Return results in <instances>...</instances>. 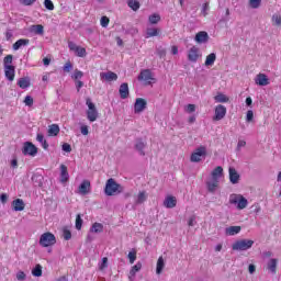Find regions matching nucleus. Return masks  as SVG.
Wrapping results in <instances>:
<instances>
[{
	"label": "nucleus",
	"mask_w": 281,
	"mask_h": 281,
	"mask_svg": "<svg viewBox=\"0 0 281 281\" xmlns=\"http://www.w3.org/2000/svg\"><path fill=\"white\" fill-rule=\"evenodd\" d=\"M22 155L36 157L38 155V147H36V145H34L32 142H25L23 144Z\"/></svg>",
	"instance_id": "0eeeda50"
},
{
	"label": "nucleus",
	"mask_w": 281,
	"mask_h": 281,
	"mask_svg": "<svg viewBox=\"0 0 281 281\" xmlns=\"http://www.w3.org/2000/svg\"><path fill=\"white\" fill-rule=\"evenodd\" d=\"M104 192L106 196H114V194H122V192H124V188L122 184L116 183L115 179L110 178L105 182Z\"/></svg>",
	"instance_id": "f257e3e1"
},
{
	"label": "nucleus",
	"mask_w": 281,
	"mask_h": 281,
	"mask_svg": "<svg viewBox=\"0 0 281 281\" xmlns=\"http://www.w3.org/2000/svg\"><path fill=\"white\" fill-rule=\"evenodd\" d=\"M194 111H196V105L195 104L190 103L186 106V112L187 113H194Z\"/></svg>",
	"instance_id": "864d4df0"
},
{
	"label": "nucleus",
	"mask_w": 281,
	"mask_h": 281,
	"mask_svg": "<svg viewBox=\"0 0 281 281\" xmlns=\"http://www.w3.org/2000/svg\"><path fill=\"white\" fill-rule=\"evenodd\" d=\"M227 115V108L223 104H218L215 106L213 122H221Z\"/></svg>",
	"instance_id": "6e6552de"
},
{
	"label": "nucleus",
	"mask_w": 281,
	"mask_h": 281,
	"mask_svg": "<svg viewBox=\"0 0 281 281\" xmlns=\"http://www.w3.org/2000/svg\"><path fill=\"white\" fill-rule=\"evenodd\" d=\"M12 60H14V56H13V55H7V56L3 58V67H4V68L14 67V66L12 65Z\"/></svg>",
	"instance_id": "e433bc0d"
},
{
	"label": "nucleus",
	"mask_w": 281,
	"mask_h": 281,
	"mask_svg": "<svg viewBox=\"0 0 281 281\" xmlns=\"http://www.w3.org/2000/svg\"><path fill=\"white\" fill-rule=\"evenodd\" d=\"M145 148H146V142L142 138H137L135 144V149L138 150L139 155H142L143 157L144 155H146V153L144 151Z\"/></svg>",
	"instance_id": "4be33fe9"
},
{
	"label": "nucleus",
	"mask_w": 281,
	"mask_h": 281,
	"mask_svg": "<svg viewBox=\"0 0 281 281\" xmlns=\"http://www.w3.org/2000/svg\"><path fill=\"white\" fill-rule=\"evenodd\" d=\"M267 269L270 273L277 274L278 273V259H270L267 263Z\"/></svg>",
	"instance_id": "412c9836"
},
{
	"label": "nucleus",
	"mask_w": 281,
	"mask_h": 281,
	"mask_svg": "<svg viewBox=\"0 0 281 281\" xmlns=\"http://www.w3.org/2000/svg\"><path fill=\"white\" fill-rule=\"evenodd\" d=\"M91 232H93L94 234H102V232H104V225L100 223H94L92 225Z\"/></svg>",
	"instance_id": "4c0bfd02"
},
{
	"label": "nucleus",
	"mask_w": 281,
	"mask_h": 281,
	"mask_svg": "<svg viewBox=\"0 0 281 281\" xmlns=\"http://www.w3.org/2000/svg\"><path fill=\"white\" fill-rule=\"evenodd\" d=\"M82 76H85V72L79 69H75L74 74L71 75V79L78 81L81 80Z\"/></svg>",
	"instance_id": "37998d69"
},
{
	"label": "nucleus",
	"mask_w": 281,
	"mask_h": 281,
	"mask_svg": "<svg viewBox=\"0 0 281 281\" xmlns=\"http://www.w3.org/2000/svg\"><path fill=\"white\" fill-rule=\"evenodd\" d=\"M59 170H60V181H61V183H67V181H69V171L67 169V166L66 165H60Z\"/></svg>",
	"instance_id": "aec40b11"
},
{
	"label": "nucleus",
	"mask_w": 281,
	"mask_h": 281,
	"mask_svg": "<svg viewBox=\"0 0 281 281\" xmlns=\"http://www.w3.org/2000/svg\"><path fill=\"white\" fill-rule=\"evenodd\" d=\"M255 82L256 85H259V87H267L270 83L269 77H267L265 74L257 75Z\"/></svg>",
	"instance_id": "4468645a"
},
{
	"label": "nucleus",
	"mask_w": 281,
	"mask_h": 281,
	"mask_svg": "<svg viewBox=\"0 0 281 281\" xmlns=\"http://www.w3.org/2000/svg\"><path fill=\"white\" fill-rule=\"evenodd\" d=\"M148 199L146 191H139L137 194L136 205H142Z\"/></svg>",
	"instance_id": "2f4dec72"
},
{
	"label": "nucleus",
	"mask_w": 281,
	"mask_h": 281,
	"mask_svg": "<svg viewBox=\"0 0 281 281\" xmlns=\"http://www.w3.org/2000/svg\"><path fill=\"white\" fill-rule=\"evenodd\" d=\"M100 23L102 27H109V23H111V20L106 15H103Z\"/></svg>",
	"instance_id": "09e8293b"
},
{
	"label": "nucleus",
	"mask_w": 281,
	"mask_h": 281,
	"mask_svg": "<svg viewBox=\"0 0 281 281\" xmlns=\"http://www.w3.org/2000/svg\"><path fill=\"white\" fill-rule=\"evenodd\" d=\"M233 251H247L254 247L252 239H239L233 244Z\"/></svg>",
	"instance_id": "39448f33"
},
{
	"label": "nucleus",
	"mask_w": 281,
	"mask_h": 281,
	"mask_svg": "<svg viewBox=\"0 0 281 281\" xmlns=\"http://www.w3.org/2000/svg\"><path fill=\"white\" fill-rule=\"evenodd\" d=\"M231 205H237V210H245L249 202L241 194H231L229 195Z\"/></svg>",
	"instance_id": "7ed1b4c3"
},
{
	"label": "nucleus",
	"mask_w": 281,
	"mask_h": 281,
	"mask_svg": "<svg viewBox=\"0 0 281 281\" xmlns=\"http://www.w3.org/2000/svg\"><path fill=\"white\" fill-rule=\"evenodd\" d=\"M138 271H142V262H137L135 266L132 267V269L130 270V276L132 278H135Z\"/></svg>",
	"instance_id": "58836bf2"
},
{
	"label": "nucleus",
	"mask_w": 281,
	"mask_h": 281,
	"mask_svg": "<svg viewBox=\"0 0 281 281\" xmlns=\"http://www.w3.org/2000/svg\"><path fill=\"white\" fill-rule=\"evenodd\" d=\"M75 53L79 58H85L87 56V48L79 46Z\"/></svg>",
	"instance_id": "c03bdc74"
},
{
	"label": "nucleus",
	"mask_w": 281,
	"mask_h": 281,
	"mask_svg": "<svg viewBox=\"0 0 281 281\" xmlns=\"http://www.w3.org/2000/svg\"><path fill=\"white\" fill-rule=\"evenodd\" d=\"M25 106H33L34 105V98L32 95H26L24 99Z\"/></svg>",
	"instance_id": "8fccbe9b"
},
{
	"label": "nucleus",
	"mask_w": 281,
	"mask_h": 281,
	"mask_svg": "<svg viewBox=\"0 0 281 281\" xmlns=\"http://www.w3.org/2000/svg\"><path fill=\"white\" fill-rule=\"evenodd\" d=\"M215 102H220V103H226L229 102V98L227 95H225L224 93L218 92L215 97H214Z\"/></svg>",
	"instance_id": "c9c22d12"
},
{
	"label": "nucleus",
	"mask_w": 281,
	"mask_h": 281,
	"mask_svg": "<svg viewBox=\"0 0 281 281\" xmlns=\"http://www.w3.org/2000/svg\"><path fill=\"white\" fill-rule=\"evenodd\" d=\"M61 150H64V153H71V145H69L68 143H64L61 145Z\"/></svg>",
	"instance_id": "4d7b16f0"
},
{
	"label": "nucleus",
	"mask_w": 281,
	"mask_h": 281,
	"mask_svg": "<svg viewBox=\"0 0 281 281\" xmlns=\"http://www.w3.org/2000/svg\"><path fill=\"white\" fill-rule=\"evenodd\" d=\"M240 226H231L225 229L226 236H236V234H240Z\"/></svg>",
	"instance_id": "bb28decb"
},
{
	"label": "nucleus",
	"mask_w": 281,
	"mask_h": 281,
	"mask_svg": "<svg viewBox=\"0 0 281 281\" xmlns=\"http://www.w3.org/2000/svg\"><path fill=\"white\" fill-rule=\"evenodd\" d=\"M80 131H81V135H89V126L82 125Z\"/></svg>",
	"instance_id": "0e129e2a"
},
{
	"label": "nucleus",
	"mask_w": 281,
	"mask_h": 281,
	"mask_svg": "<svg viewBox=\"0 0 281 281\" xmlns=\"http://www.w3.org/2000/svg\"><path fill=\"white\" fill-rule=\"evenodd\" d=\"M33 32L34 34H40L42 36V34H45V27L42 24H36L33 25Z\"/></svg>",
	"instance_id": "79ce46f5"
},
{
	"label": "nucleus",
	"mask_w": 281,
	"mask_h": 281,
	"mask_svg": "<svg viewBox=\"0 0 281 281\" xmlns=\"http://www.w3.org/2000/svg\"><path fill=\"white\" fill-rule=\"evenodd\" d=\"M195 41L200 44L207 43V41H210V35L205 31H200L195 34Z\"/></svg>",
	"instance_id": "6ab92c4d"
},
{
	"label": "nucleus",
	"mask_w": 281,
	"mask_h": 281,
	"mask_svg": "<svg viewBox=\"0 0 281 281\" xmlns=\"http://www.w3.org/2000/svg\"><path fill=\"white\" fill-rule=\"evenodd\" d=\"M246 121L247 122H252L254 121V111H251V110L247 111Z\"/></svg>",
	"instance_id": "13d9d810"
},
{
	"label": "nucleus",
	"mask_w": 281,
	"mask_h": 281,
	"mask_svg": "<svg viewBox=\"0 0 281 281\" xmlns=\"http://www.w3.org/2000/svg\"><path fill=\"white\" fill-rule=\"evenodd\" d=\"M78 192L82 196H87V194H89V192H91V181L83 180L78 188Z\"/></svg>",
	"instance_id": "9b49d317"
},
{
	"label": "nucleus",
	"mask_w": 281,
	"mask_h": 281,
	"mask_svg": "<svg viewBox=\"0 0 281 281\" xmlns=\"http://www.w3.org/2000/svg\"><path fill=\"white\" fill-rule=\"evenodd\" d=\"M75 82H76L77 91H80V89H82L85 87V82H82L80 80H77Z\"/></svg>",
	"instance_id": "338daca9"
},
{
	"label": "nucleus",
	"mask_w": 281,
	"mask_h": 281,
	"mask_svg": "<svg viewBox=\"0 0 281 281\" xmlns=\"http://www.w3.org/2000/svg\"><path fill=\"white\" fill-rule=\"evenodd\" d=\"M27 45H30L29 38H20L13 44V49H14V52H19L20 47H25Z\"/></svg>",
	"instance_id": "b1692460"
},
{
	"label": "nucleus",
	"mask_w": 281,
	"mask_h": 281,
	"mask_svg": "<svg viewBox=\"0 0 281 281\" xmlns=\"http://www.w3.org/2000/svg\"><path fill=\"white\" fill-rule=\"evenodd\" d=\"M206 188L209 192H216V188H218V180H211L206 182Z\"/></svg>",
	"instance_id": "7c9ffc66"
},
{
	"label": "nucleus",
	"mask_w": 281,
	"mask_h": 281,
	"mask_svg": "<svg viewBox=\"0 0 281 281\" xmlns=\"http://www.w3.org/2000/svg\"><path fill=\"white\" fill-rule=\"evenodd\" d=\"M63 236H64V239L71 240V231L64 229Z\"/></svg>",
	"instance_id": "6e6d98bb"
},
{
	"label": "nucleus",
	"mask_w": 281,
	"mask_h": 281,
	"mask_svg": "<svg viewBox=\"0 0 281 281\" xmlns=\"http://www.w3.org/2000/svg\"><path fill=\"white\" fill-rule=\"evenodd\" d=\"M206 155L207 148H205V146H200L191 154L190 161H192V164H199V161H202L203 157H206Z\"/></svg>",
	"instance_id": "423d86ee"
},
{
	"label": "nucleus",
	"mask_w": 281,
	"mask_h": 281,
	"mask_svg": "<svg viewBox=\"0 0 281 281\" xmlns=\"http://www.w3.org/2000/svg\"><path fill=\"white\" fill-rule=\"evenodd\" d=\"M109 262V258L104 257L102 259L101 269H106Z\"/></svg>",
	"instance_id": "774afa93"
},
{
	"label": "nucleus",
	"mask_w": 281,
	"mask_h": 281,
	"mask_svg": "<svg viewBox=\"0 0 281 281\" xmlns=\"http://www.w3.org/2000/svg\"><path fill=\"white\" fill-rule=\"evenodd\" d=\"M16 280H20V281L25 280V272L19 271V272L16 273Z\"/></svg>",
	"instance_id": "e2e57ef3"
},
{
	"label": "nucleus",
	"mask_w": 281,
	"mask_h": 281,
	"mask_svg": "<svg viewBox=\"0 0 281 281\" xmlns=\"http://www.w3.org/2000/svg\"><path fill=\"white\" fill-rule=\"evenodd\" d=\"M119 93L122 100H126L128 98V83L124 82L120 86Z\"/></svg>",
	"instance_id": "393cba45"
},
{
	"label": "nucleus",
	"mask_w": 281,
	"mask_h": 281,
	"mask_svg": "<svg viewBox=\"0 0 281 281\" xmlns=\"http://www.w3.org/2000/svg\"><path fill=\"white\" fill-rule=\"evenodd\" d=\"M164 206L167 207V210L177 207V198L175 195H167L164 200Z\"/></svg>",
	"instance_id": "f8f14e48"
},
{
	"label": "nucleus",
	"mask_w": 281,
	"mask_h": 281,
	"mask_svg": "<svg viewBox=\"0 0 281 281\" xmlns=\"http://www.w3.org/2000/svg\"><path fill=\"white\" fill-rule=\"evenodd\" d=\"M159 21H161V15H159L157 13L149 15V23L151 25H157V23H159Z\"/></svg>",
	"instance_id": "a19ab883"
},
{
	"label": "nucleus",
	"mask_w": 281,
	"mask_h": 281,
	"mask_svg": "<svg viewBox=\"0 0 281 281\" xmlns=\"http://www.w3.org/2000/svg\"><path fill=\"white\" fill-rule=\"evenodd\" d=\"M32 276H34V278H41V276H43V266H41V263H37L33 268Z\"/></svg>",
	"instance_id": "f704fd0d"
},
{
	"label": "nucleus",
	"mask_w": 281,
	"mask_h": 281,
	"mask_svg": "<svg viewBox=\"0 0 281 281\" xmlns=\"http://www.w3.org/2000/svg\"><path fill=\"white\" fill-rule=\"evenodd\" d=\"M272 23H273V25H281V15L280 14H273L272 15Z\"/></svg>",
	"instance_id": "603ef678"
},
{
	"label": "nucleus",
	"mask_w": 281,
	"mask_h": 281,
	"mask_svg": "<svg viewBox=\"0 0 281 281\" xmlns=\"http://www.w3.org/2000/svg\"><path fill=\"white\" fill-rule=\"evenodd\" d=\"M223 175V167L217 166L211 173V177L213 180L218 181L221 179V176Z\"/></svg>",
	"instance_id": "cd10ccee"
},
{
	"label": "nucleus",
	"mask_w": 281,
	"mask_h": 281,
	"mask_svg": "<svg viewBox=\"0 0 281 281\" xmlns=\"http://www.w3.org/2000/svg\"><path fill=\"white\" fill-rule=\"evenodd\" d=\"M161 30L157 27H147L145 33V38H153L155 36H160Z\"/></svg>",
	"instance_id": "a211bd4d"
},
{
	"label": "nucleus",
	"mask_w": 281,
	"mask_h": 281,
	"mask_svg": "<svg viewBox=\"0 0 281 281\" xmlns=\"http://www.w3.org/2000/svg\"><path fill=\"white\" fill-rule=\"evenodd\" d=\"M36 142L42 144V148H44V150H47V148H49V144H47V139H45V135L37 134L36 135Z\"/></svg>",
	"instance_id": "c756f323"
},
{
	"label": "nucleus",
	"mask_w": 281,
	"mask_h": 281,
	"mask_svg": "<svg viewBox=\"0 0 281 281\" xmlns=\"http://www.w3.org/2000/svg\"><path fill=\"white\" fill-rule=\"evenodd\" d=\"M40 245L41 247H54L56 245V235L49 232L43 233L40 237Z\"/></svg>",
	"instance_id": "20e7f679"
},
{
	"label": "nucleus",
	"mask_w": 281,
	"mask_h": 281,
	"mask_svg": "<svg viewBox=\"0 0 281 281\" xmlns=\"http://www.w3.org/2000/svg\"><path fill=\"white\" fill-rule=\"evenodd\" d=\"M260 3H262V0H249V5L254 10H257V8H260Z\"/></svg>",
	"instance_id": "de8ad7c7"
},
{
	"label": "nucleus",
	"mask_w": 281,
	"mask_h": 281,
	"mask_svg": "<svg viewBox=\"0 0 281 281\" xmlns=\"http://www.w3.org/2000/svg\"><path fill=\"white\" fill-rule=\"evenodd\" d=\"M68 47H69L70 52H76L79 46L76 45V43H74V42H68Z\"/></svg>",
	"instance_id": "052dcab7"
},
{
	"label": "nucleus",
	"mask_w": 281,
	"mask_h": 281,
	"mask_svg": "<svg viewBox=\"0 0 281 281\" xmlns=\"http://www.w3.org/2000/svg\"><path fill=\"white\" fill-rule=\"evenodd\" d=\"M194 223H196V216H191L188 221L189 227H194Z\"/></svg>",
	"instance_id": "680f3d73"
},
{
	"label": "nucleus",
	"mask_w": 281,
	"mask_h": 281,
	"mask_svg": "<svg viewBox=\"0 0 281 281\" xmlns=\"http://www.w3.org/2000/svg\"><path fill=\"white\" fill-rule=\"evenodd\" d=\"M14 212H23L25 210V202L21 199H16L12 202Z\"/></svg>",
	"instance_id": "5701e85b"
},
{
	"label": "nucleus",
	"mask_w": 281,
	"mask_h": 281,
	"mask_svg": "<svg viewBox=\"0 0 281 281\" xmlns=\"http://www.w3.org/2000/svg\"><path fill=\"white\" fill-rule=\"evenodd\" d=\"M228 175L231 183L236 184L238 181H240V175H238V171H236L234 167L228 169Z\"/></svg>",
	"instance_id": "2eb2a0df"
},
{
	"label": "nucleus",
	"mask_w": 281,
	"mask_h": 281,
	"mask_svg": "<svg viewBox=\"0 0 281 281\" xmlns=\"http://www.w3.org/2000/svg\"><path fill=\"white\" fill-rule=\"evenodd\" d=\"M164 267H166V262L164 261V257H159L156 266L157 276H161V271H164Z\"/></svg>",
	"instance_id": "c85d7f7f"
},
{
	"label": "nucleus",
	"mask_w": 281,
	"mask_h": 281,
	"mask_svg": "<svg viewBox=\"0 0 281 281\" xmlns=\"http://www.w3.org/2000/svg\"><path fill=\"white\" fill-rule=\"evenodd\" d=\"M214 63H216V54L211 53L210 55L206 56L204 65L206 67H212V65H214Z\"/></svg>",
	"instance_id": "473e14b6"
},
{
	"label": "nucleus",
	"mask_w": 281,
	"mask_h": 281,
	"mask_svg": "<svg viewBox=\"0 0 281 281\" xmlns=\"http://www.w3.org/2000/svg\"><path fill=\"white\" fill-rule=\"evenodd\" d=\"M86 104L88 106V110L86 112L87 120L89 122H95L99 117L98 108H95V103H93V101H91V99L88 98L86 100Z\"/></svg>",
	"instance_id": "f03ea898"
},
{
	"label": "nucleus",
	"mask_w": 281,
	"mask_h": 281,
	"mask_svg": "<svg viewBox=\"0 0 281 281\" xmlns=\"http://www.w3.org/2000/svg\"><path fill=\"white\" fill-rule=\"evenodd\" d=\"M100 78L101 80H105V82H113L117 80V74L113 71L100 72Z\"/></svg>",
	"instance_id": "ddd939ff"
},
{
	"label": "nucleus",
	"mask_w": 281,
	"mask_h": 281,
	"mask_svg": "<svg viewBox=\"0 0 281 281\" xmlns=\"http://www.w3.org/2000/svg\"><path fill=\"white\" fill-rule=\"evenodd\" d=\"M207 10H210V3L205 2L202 7L203 16H207Z\"/></svg>",
	"instance_id": "bf43d9fd"
},
{
	"label": "nucleus",
	"mask_w": 281,
	"mask_h": 281,
	"mask_svg": "<svg viewBox=\"0 0 281 281\" xmlns=\"http://www.w3.org/2000/svg\"><path fill=\"white\" fill-rule=\"evenodd\" d=\"M4 76L9 82H13L14 77H15V67L14 66H7L4 68Z\"/></svg>",
	"instance_id": "dca6fc26"
},
{
	"label": "nucleus",
	"mask_w": 281,
	"mask_h": 281,
	"mask_svg": "<svg viewBox=\"0 0 281 281\" xmlns=\"http://www.w3.org/2000/svg\"><path fill=\"white\" fill-rule=\"evenodd\" d=\"M148 102L144 98H137L134 103V113H142L145 111Z\"/></svg>",
	"instance_id": "9d476101"
},
{
	"label": "nucleus",
	"mask_w": 281,
	"mask_h": 281,
	"mask_svg": "<svg viewBox=\"0 0 281 281\" xmlns=\"http://www.w3.org/2000/svg\"><path fill=\"white\" fill-rule=\"evenodd\" d=\"M74 69V64H71L70 60L66 61L64 67H63V70L66 72V74H69L71 72V70Z\"/></svg>",
	"instance_id": "a18cd8bd"
},
{
	"label": "nucleus",
	"mask_w": 281,
	"mask_h": 281,
	"mask_svg": "<svg viewBox=\"0 0 281 281\" xmlns=\"http://www.w3.org/2000/svg\"><path fill=\"white\" fill-rule=\"evenodd\" d=\"M58 133H60V127L58 126V124H52L48 126L49 137H57Z\"/></svg>",
	"instance_id": "a878e982"
},
{
	"label": "nucleus",
	"mask_w": 281,
	"mask_h": 281,
	"mask_svg": "<svg viewBox=\"0 0 281 281\" xmlns=\"http://www.w3.org/2000/svg\"><path fill=\"white\" fill-rule=\"evenodd\" d=\"M18 87H20V89H27V87H30V78H20L18 80Z\"/></svg>",
	"instance_id": "72a5a7b5"
},
{
	"label": "nucleus",
	"mask_w": 281,
	"mask_h": 281,
	"mask_svg": "<svg viewBox=\"0 0 281 281\" xmlns=\"http://www.w3.org/2000/svg\"><path fill=\"white\" fill-rule=\"evenodd\" d=\"M201 58V50L196 46H192L188 52V60L190 63H196Z\"/></svg>",
	"instance_id": "1a4fd4ad"
},
{
	"label": "nucleus",
	"mask_w": 281,
	"mask_h": 281,
	"mask_svg": "<svg viewBox=\"0 0 281 281\" xmlns=\"http://www.w3.org/2000/svg\"><path fill=\"white\" fill-rule=\"evenodd\" d=\"M138 80H144L145 82H150V80H154L150 69L142 70L138 76Z\"/></svg>",
	"instance_id": "f3484780"
},
{
	"label": "nucleus",
	"mask_w": 281,
	"mask_h": 281,
	"mask_svg": "<svg viewBox=\"0 0 281 281\" xmlns=\"http://www.w3.org/2000/svg\"><path fill=\"white\" fill-rule=\"evenodd\" d=\"M127 5L134 12H137V10H139V1H137V0H128Z\"/></svg>",
	"instance_id": "ea45409f"
},
{
	"label": "nucleus",
	"mask_w": 281,
	"mask_h": 281,
	"mask_svg": "<svg viewBox=\"0 0 281 281\" xmlns=\"http://www.w3.org/2000/svg\"><path fill=\"white\" fill-rule=\"evenodd\" d=\"M36 0H20L22 5H32Z\"/></svg>",
	"instance_id": "69168bd1"
},
{
	"label": "nucleus",
	"mask_w": 281,
	"mask_h": 281,
	"mask_svg": "<svg viewBox=\"0 0 281 281\" xmlns=\"http://www.w3.org/2000/svg\"><path fill=\"white\" fill-rule=\"evenodd\" d=\"M44 5L46 10H54V2H52V0H44Z\"/></svg>",
	"instance_id": "5fc2aeb1"
},
{
	"label": "nucleus",
	"mask_w": 281,
	"mask_h": 281,
	"mask_svg": "<svg viewBox=\"0 0 281 281\" xmlns=\"http://www.w3.org/2000/svg\"><path fill=\"white\" fill-rule=\"evenodd\" d=\"M127 256H128L130 265H134L135 261L137 260V252L130 251Z\"/></svg>",
	"instance_id": "49530a36"
},
{
	"label": "nucleus",
	"mask_w": 281,
	"mask_h": 281,
	"mask_svg": "<svg viewBox=\"0 0 281 281\" xmlns=\"http://www.w3.org/2000/svg\"><path fill=\"white\" fill-rule=\"evenodd\" d=\"M76 229H82V217L80 216V214L76 216Z\"/></svg>",
	"instance_id": "3c124183"
}]
</instances>
